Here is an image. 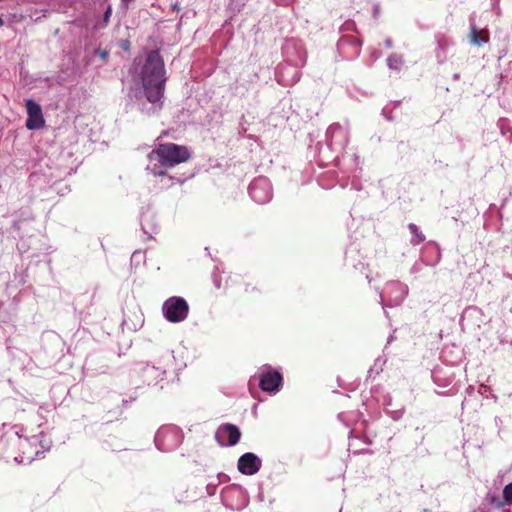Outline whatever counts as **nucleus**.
<instances>
[{"label": "nucleus", "instance_id": "1", "mask_svg": "<svg viewBox=\"0 0 512 512\" xmlns=\"http://www.w3.org/2000/svg\"><path fill=\"white\" fill-rule=\"evenodd\" d=\"M141 79L147 101L160 109L166 77L163 59L157 50L148 54L141 71Z\"/></svg>", "mask_w": 512, "mask_h": 512}, {"label": "nucleus", "instance_id": "2", "mask_svg": "<svg viewBox=\"0 0 512 512\" xmlns=\"http://www.w3.org/2000/svg\"><path fill=\"white\" fill-rule=\"evenodd\" d=\"M190 153L185 146L174 143L159 144L158 147L148 154L149 165L148 170L154 176L164 177L166 172L163 167H174L180 163L187 161Z\"/></svg>", "mask_w": 512, "mask_h": 512}, {"label": "nucleus", "instance_id": "3", "mask_svg": "<svg viewBox=\"0 0 512 512\" xmlns=\"http://www.w3.org/2000/svg\"><path fill=\"white\" fill-rule=\"evenodd\" d=\"M154 442L158 450L170 452L181 444L182 433L175 426H164L157 431Z\"/></svg>", "mask_w": 512, "mask_h": 512}, {"label": "nucleus", "instance_id": "4", "mask_svg": "<svg viewBox=\"0 0 512 512\" xmlns=\"http://www.w3.org/2000/svg\"><path fill=\"white\" fill-rule=\"evenodd\" d=\"M162 311L164 317L171 323H178L184 321L189 312L187 301L182 297H170L167 299L163 306Z\"/></svg>", "mask_w": 512, "mask_h": 512}, {"label": "nucleus", "instance_id": "5", "mask_svg": "<svg viewBox=\"0 0 512 512\" xmlns=\"http://www.w3.org/2000/svg\"><path fill=\"white\" fill-rule=\"evenodd\" d=\"M408 294L407 285L399 281H391L386 284L384 291L380 293L381 304L385 306L400 305Z\"/></svg>", "mask_w": 512, "mask_h": 512}, {"label": "nucleus", "instance_id": "6", "mask_svg": "<svg viewBox=\"0 0 512 512\" xmlns=\"http://www.w3.org/2000/svg\"><path fill=\"white\" fill-rule=\"evenodd\" d=\"M248 192L253 201L258 204H266L273 197V189L268 178L260 176L249 185Z\"/></svg>", "mask_w": 512, "mask_h": 512}, {"label": "nucleus", "instance_id": "7", "mask_svg": "<svg viewBox=\"0 0 512 512\" xmlns=\"http://www.w3.org/2000/svg\"><path fill=\"white\" fill-rule=\"evenodd\" d=\"M259 386L265 392L276 393L282 386V376L271 367L264 366L259 375Z\"/></svg>", "mask_w": 512, "mask_h": 512}, {"label": "nucleus", "instance_id": "8", "mask_svg": "<svg viewBox=\"0 0 512 512\" xmlns=\"http://www.w3.org/2000/svg\"><path fill=\"white\" fill-rule=\"evenodd\" d=\"M326 142L330 148L343 149L348 144V132L339 123L331 124L326 131Z\"/></svg>", "mask_w": 512, "mask_h": 512}, {"label": "nucleus", "instance_id": "9", "mask_svg": "<svg viewBox=\"0 0 512 512\" xmlns=\"http://www.w3.org/2000/svg\"><path fill=\"white\" fill-rule=\"evenodd\" d=\"M240 437L239 428L230 423L219 426L215 434V438L221 446H234L239 442Z\"/></svg>", "mask_w": 512, "mask_h": 512}, {"label": "nucleus", "instance_id": "10", "mask_svg": "<svg viewBox=\"0 0 512 512\" xmlns=\"http://www.w3.org/2000/svg\"><path fill=\"white\" fill-rule=\"evenodd\" d=\"M17 445H19L22 449L27 447L37 448L40 450V454L49 451L52 446L51 438L41 432L38 435H33L30 438H22L20 436L17 437Z\"/></svg>", "mask_w": 512, "mask_h": 512}, {"label": "nucleus", "instance_id": "11", "mask_svg": "<svg viewBox=\"0 0 512 512\" xmlns=\"http://www.w3.org/2000/svg\"><path fill=\"white\" fill-rule=\"evenodd\" d=\"M25 107L28 118L26 120V127L29 130L40 129L44 126L45 121L42 114L41 106L32 99L25 101Z\"/></svg>", "mask_w": 512, "mask_h": 512}, {"label": "nucleus", "instance_id": "12", "mask_svg": "<svg viewBox=\"0 0 512 512\" xmlns=\"http://www.w3.org/2000/svg\"><path fill=\"white\" fill-rule=\"evenodd\" d=\"M262 466L261 459L254 453L247 452L238 459V470L244 475L256 474Z\"/></svg>", "mask_w": 512, "mask_h": 512}, {"label": "nucleus", "instance_id": "13", "mask_svg": "<svg viewBox=\"0 0 512 512\" xmlns=\"http://www.w3.org/2000/svg\"><path fill=\"white\" fill-rule=\"evenodd\" d=\"M19 449L21 450L22 454L19 456H15L14 460L19 464H30L36 457L40 455V450L37 448H30L27 447L25 449H22L18 445Z\"/></svg>", "mask_w": 512, "mask_h": 512}, {"label": "nucleus", "instance_id": "14", "mask_svg": "<svg viewBox=\"0 0 512 512\" xmlns=\"http://www.w3.org/2000/svg\"><path fill=\"white\" fill-rule=\"evenodd\" d=\"M470 41L471 43L481 46L488 42L489 38L487 35H481L474 23L470 24Z\"/></svg>", "mask_w": 512, "mask_h": 512}, {"label": "nucleus", "instance_id": "15", "mask_svg": "<svg viewBox=\"0 0 512 512\" xmlns=\"http://www.w3.org/2000/svg\"><path fill=\"white\" fill-rule=\"evenodd\" d=\"M111 15H112V7H111V5H107L102 19L97 20L95 22L94 30L104 29L108 25Z\"/></svg>", "mask_w": 512, "mask_h": 512}, {"label": "nucleus", "instance_id": "16", "mask_svg": "<svg viewBox=\"0 0 512 512\" xmlns=\"http://www.w3.org/2000/svg\"><path fill=\"white\" fill-rule=\"evenodd\" d=\"M387 64L390 69L399 70L403 65V57L399 54H391L387 59Z\"/></svg>", "mask_w": 512, "mask_h": 512}, {"label": "nucleus", "instance_id": "17", "mask_svg": "<svg viewBox=\"0 0 512 512\" xmlns=\"http://www.w3.org/2000/svg\"><path fill=\"white\" fill-rule=\"evenodd\" d=\"M504 504L512 506V483L506 485L503 489V501L496 503L497 506H503Z\"/></svg>", "mask_w": 512, "mask_h": 512}, {"label": "nucleus", "instance_id": "18", "mask_svg": "<svg viewBox=\"0 0 512 512\" xmlns=\"http://www.w3.org/2000/svg\"><path fill=\"white\" fill-rule=\"evenodd\" d=\"M426 249H430L433 253H435L434 260H431V261L427 260V259L424 260L426 262V264L435 265L436 263H438L440 260V256H441L439 246L434 242H430L426 246Z\"/></svg>", "mask_w": 512, "mask_h": 512}, {"label": "nucleus", "instance_id": "19", "mask_svg": "<svg viewBox=\"0 0 512 512\" xmlns=\"http://www.w3.org/2000/svg\"><path fill=\"white\" fill-rule=\"evenodd\" d=\"M412 234V243L419 244L425 240V236L419 231L418 226H409Z\"/></svg>", "mask_w": 512, "mask_h": 512}, {"label": "nucleus", "instance_id": "20", "mask_svg": "<svg viewBox=\"0 0 512 512\" xmlns=\"http://www.w3.org/2000/svg\"><path fill=\"white\" fill-rule=\"evenodd\" d=\"M384 363H385V361L383 359H381V358L376 359L373 367L369 370V376H372L373 373L378 375L379 372L382 370Z\"/></svg>", "mask_w": 512, "mask_h": 512}, {"label": "nucleus", "instance_id": "21", "mask_svg": "<svg viewBox=\"0 0 512 512\" xmlns=\"http://www.w3.org/2000/svg\"><path fill=\"white\" fill-rule=\"evenodd\" d=\"M149 228H150V231H147L146 229H144L143 226L141 228V232L143 233V235H147V237L145 238L146 240L152 239V234L157 233L156 226H149Z\"/></svg>", "mask_w": 512, "mask_h": 512}, {"label": "nucleus", "instance_id": "22", "mask_svg": "<svg viewBox=\"0 0 512 512\" xmlns=\"http://www.w3.org/2000/svg\"><path fill=\"white\" fill-rule=\"evenodd\" d=\"M387 413L393 420H399L403 416L404 411L403 409H399L395 411H387Z\"/></svg>", "mask_w": 512, "mask_h": 512}, {"label": "nucleus", "instance_id": "23", "mask_svg": "<svg viewBox=\"0 0 512 512\" xmlns=\"http://www.w3.org/2000/svg\"><path fill=\"white\" fill-rule=\"evenodd\" d=\"M284 70L289 73V72H292L293 73V79H292V82H296L298 81L299 79V76H298V70L295 68V67H292V66H287L284 68Z\"/></svg>", "mask_w": 512, "mask_h": 512}, {"label": "nucleus", "instance_id": "24", "mask_svg": "<svg viewBox=\"0 0 512 512\" xmlns=\"http://www.w3.org/2000/svg\"><path fill=\"white\" fill-rule=\"evenodd\" d=\"M95 54L98 55L105 62L108 60L109 53L106 50L97 49L95 50Z\"/></svg>", "mask_w": 512, "mask_h": 512}, {"label": "nucleus", "instance_id": "25", "mask_svg": "<svg viewBox=\"0 0 512 512\" xmlns=\"http://www.w3.org/2000/svg\"><path fill=\"white\" fill-rule=\"evenodd\" d=\"M173 179H174V178H173V177H171V176H169L168 178H164V179H162V181H165V182L163 183V185H164V186H168L170 183H172Z\"/></svg>", "mask_w": 512, "mask_h": 512}, {"label": "nucleus", "instance_id": "26", "mask_svg": "<svg viewBox=\"0 0 512 512\" xmlns=\"http://www.w3.org/2000/svg\"><path fill=\"white\" fill-rule=\"evenodd\" d=\"M385 45L387 48H391L392 47V40L390 38L386 39L385 40Z\"/></svg>", "mask_w": 512, "mask_h": 512}, {"label": "nucleus", "instance_id": "27", "mask_svg": "<svg viewBox=\"0 0 512 512\" xmlns=\"http://www.w3.org/2000/svg\"><path fill=\"white\" fill-rule=\"evenodd\" d=\"M129 46H130L129 41H127V40L123 41V43H122V48L123 49L127 50V49H129Z\"/></svg>", "mask_w": 512, "mask_h": 512}, {"label": "nucleus", "instance_id": "28", "mask_svg": "<svg viewBox=\"0 0 512 512\" xmlns=\"http://www.w3.org/2000/svg\"><path fill=\"white\" fill-rule=\"evenodd\" d=\"M146 369L147 370H152V371H155V372H159V369L155 368V366L149 367V365H147Z\"/></svg>", "mask_w": 512, "mask_h": 512}, {"label": "nucleus", "instance_id": "29", "mask_svg": "<svg viewBox=\"0 0 512 512\" xmlns=\"http://www.w3.org/2000/svg\"><path fill=\"white\" fill-rule=\"evenodd\" d=\"M132 1H133V0H122V2H124V3H126V4H128V3L132 2Z\"/></svg>", "mask_w": 512, "mask_h": 512}, {"label": "nucleus", "instance_id": "30", "mask_svg": "<svg viewBox=\"0 0 512 512\" xmlns=\"http://www.w3.org/2000/svg\"><path fill=\"white\" fill-rule=\"evenodd\" d=\"M4 24V21L2 20V18L0 17V27L3 26Z\"/></svg>", "mask_w": 512, "mask_h": 512}, {"label": "nucleus", "instance_id": "31", "mask_svg": "<svg viewBox=\"0 0 512 512\" xmlns=\"http://www.w3.org/2000/svg\"><path fill=\"white\" fill-rule=\"evenodd\" d=\"M454 78H455V79H458V78H459V75H458V74H455V75H454Z\"/></svg>", "mask_w": 512, "mask_h": 512}, {"label": "nucleus", "instance_id": "32", "mask_svg": "<svg viewBox=\"0 0 512 512\" xmlns=\"http://www.w3.org/2000/svg\"><path fill=\"white\" fill-rule=\"evenodd\" d=\"M424 512H428L427 510H424Z\"/></svg>", "mask_w": 512, "mask_h": 512}]
</instances>
